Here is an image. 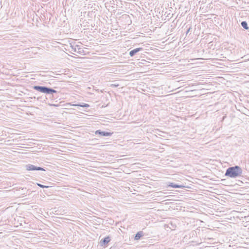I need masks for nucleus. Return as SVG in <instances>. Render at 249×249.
I'll list each match as a JSON object with an SVG mask.
<instances>
[{"mask_svg":"<svg viewBox=\"0 0 249 249\" xmlns=\"http://www.w3.org/2000/svg\"><path fill=\"white\" fill-rule=\"evenodd\" d=\"M142 48H138L135 49H133L129 52V55L131 57L134 56L137 53L142 50Z\"/></svg>","mask_w":249,"mask_h":249,"instance_id":"obj_9","label":"nucleus"},{"mask_svg":"<svg viewBox=\"0 0 249 249\" xmlns=\"http://www.w3.org/2000/svg\"><path fill=\"white\" fill-rule=\"evenodd\" d=\"M110 241V239L109 237L107 236L104 238L103 239L101 240L100 241V243L102 246L106 245L107 244H108Z\"/></svg>","mask_w":249,"mask_h":249,"instance_id":"obj_10","label":"nucleus"},{"mask_svg":"<svg viewBox=\"0 0 249 249\" xmlns=\"http://www.w3.org/2000/svg\"><path fill=\"white\" fill-rule=\"evenodd\" d=\"M72 106H75V107H89V104H85V103H82V104H74V105H73Z\"/></svg>","mask_w":249,"mask_h":249,"instance_id":"obj_14","label":"nucleus"},{"mask_svg":"<svg viewBox=\"0 0 249 249\" xmlns=\"http://www.w3.org/2000/svg\"><path fill=\"white\" fill-rule=\"evenodd\" d=\"M228 64L229 62H228V61L226 60V59L224 60L222 59L219 58V71H225L224 68L221 66H226L228 67Z\"/></svg>","mask_w":249,"mask_h":249,"instance_id":"obj_7","label":"nucleus"},{"mask_svg":"<svg viewBox=\"0 0 249 249\" xmlns=\"http://www.w3.org/2000/svg\"><path fill=\"white\" fill-rule=\"evenodd\" d=\"M225 211H220L219 210V232L222 233H219V244L222 245L223 244H228L229 241L230 240L226 234L224 232H228L229 230L231 228V225L230 222L227 220H224L223 219L230 220L229 217L223 218L222 216L224 215L223 213H224ZM225 215L227 216V213L224 214Z\"/></svg>","mask_w":249,"mask_h":249,"instance_id":"obj_1","label":"nucleus"},{"mask_svg":"<svg viewBox=\"0 0 249 249\" xmlns=\"http://www.w3.org/2000/svg\"><path fill=\"white\" fill-rule=\"evenodd\" d=\"M111 87H117L118 86V85H116V84H111V86H110Z\"/></svg>","mask_w":249,"mask_h":249,"instance_id":"obj_18","label":"nucleus"},{"mask_svg":"<svg viewBox=\"0 0 249 249\" xmlns=\"http://www.w3.org/2000/svg\"><path fill=\"white\" fill-rule=\"evenodd\" d=\"M241 24L242 27L243 28H244L246 30L248 29L249 27L248 26V23L246 21H243L241 22Z\"/></svg>","mask_w":249,"mask_h":249,"instance_id":"obj_15","label":"nucleus"},{"mask_svg":"<svg viewBox=\"0 0 249 249\" xmlns=\"http://www.w3.org/2000/svg\"><path fill=\"white\" fill-rule=\"evenodd\" d=\"M226 82H228L227 80H226L224 78L219 76V85H220V83L222 84L226 85Z\"/></svg>","mask_w":249,"mask_h":249,"instance_id":"obj_13","label":"nucleus"},{"mask_svg":"<svg viewBox=\"0 0 249 249\" xmlns=\"http://www.w3.org/2000/svg\"><path fill=\"white\" fill-rule=\"evenodd\" d=\"M25 167H26V169L27 170H29V171H30V170H32V171H34V170H39L40 171H40H46V170L44 169L43 168H42L41 167L36 166L33 164H30L26 165Z\"/></svg>","mask_w":249,"mask_h":249,"instance_id":"obj_6","label":"nucleus"},{"mask_svg":"<svg viewBox=\"0 0 249 249\" xmlns=\"http://www.w3.org/2000/svg\"><path fill=\"white\" fill-rule=\"evenodd\" d=\"M70 47L71 48V51L74 52H77L79 54H83L84 53V50L78 45H74L70 43Z\"/></svg>","mask_w":249,"mask_h":249,"instance_id":"obj_5","label":"nucleus"},{"mask_svg":"<svg viewBox=\"0 0 249 249\" xmlns=\"http://www.w3.org/2000/svg\"><path fill=\"white\" fill-rule=\"evenodd\" d=\"M231 53V50L225 47L223 48V47L219 48V56H220L221 58H227L228 60V58Z\"/></svg>","mask_w":249,"mask_h":249,"instance_id":"obj_4","label":"nucleus"},{"mask_svg":"<svg viewBox=\"0 0 249 249\" xmlns=\"http://www.w3.org/2000/svg\"><path fill=\"white\" fill-rule=\"evenodd\" d=\"M222 198H224V197L223 196H221L220 194H219V203H221L220 201L221 200V201H223L224 202L226 203V201H224Z\"/></svg>","mask_w":249,"mask_h":249,"instance_id":"obj_16","label":"nucleus"},{"mask_svg":"<svg viewBox=\"0 0 249 249\" xmlns=\"http://www.w3.org/2000/svg\"><path fill=\"white\" fill-rule=\"evenodd\" d=\"M168 186L176 188H181L184 187V186L183 185H178L174 183H170Z\"/></svg>","mask_w":249,"mask_h":249,"instance_id":"obj_11","label":"nucleus"},{"mask_svg":"<svg viewBox=\"0 0 249 249\" xmlns=\"http://www.w3.org/2000/svg\"><path fill=\"white\" fill-rule=\"evenodd\" d=\"M37 186H39L40 187H41L42 188H47L49 187L48 186H45V185H42L40 183H37Z\"/></svg>","mask_w":249,"mask_h":249,"instance_id":"obj_17","label":"nucleus"},{"mask_svg":"<svg viewBox=\"0 0 249 249\" xmlns=\"http://www.w3.org/2000/svg\"><path fill=\"white\" fill-rule=\"evenodd\" d=\"M143 232L142 231H139L138 232L136 235H135V240H139L141 237H142L143 236Z\"/></svg>","mask_w":249,"mask_h":249,"instance_id":"obj_12","label":"nucleus"},{"mask_svg":"<svg viewBox=\"0 0 249 249\" xmlns=\"http://www.w3.org/2000/svg\"><path fill=\"white\" fill-rule=\"evenodd\" d=\"M33 89L41 93L47 94H53V93H57L56 90L51 88L45 86H34L33 87Z\"/></svg>","mask_w":249,"mask_h":249,"instance_id":"obj_3","label":"nucleus"},{"mask_svg":"<svg viewBox=\"0 0 249 249\" xmlns=\"http://www.w3.org/2000/svg\"><path fill=\"white\" fill-rule=\"evenodd\" d=\"M95 134L96 135L99 134L100 135L102 136L107 137L111 136L112 133L109 132L103 131H102L101 130H97L95 131Z\"/></svg>","mask_w":249,"mask_h":249,"instance_id":"obj_8","label":"nucleus"},{"mask_svg":"<svg viewBox=\"0 0 249 249\" xmlns=\"http://www.w3.org/2000/svg\"><path fill=\"white\" fill-rule=\"evenodd\" d=\"M226 244H224L223 245V247H221V248H222V249H227L226 247Z\"/></svg>","mask_w":249,"mask_h":249,"instance_id":"obj_19","label":"nucleus"},{"mask_svg":"<svg viewBox=\"0 0 249 249\" xmlns=\"http://www.w3.org/2000/svg\"><path fill=\"white\" fill-rule=\"evenodd\" d=\"M226 118V115H224V116H223L222 117V121H222V122H223V121H224V119H225Z\"/></svg>","mask_w":249,"mask_h":249,"instance_id":"obj_20","label":"nucleus"},{"mask_svg":"<svg viewBox=\"0 0 249 249\" xmlns=\"http://www.w3.org/2000/svg\"><path fill=\"white\" fill-rule=\"evenodd\" d=\"M190 28H189V29L187 30V33L190 31Z\"/></svg>","mask_w":249,"mask_h":249,"instance_id":"obj_21","label":"nucleus"},{"mask_svg":"<svg viewBox=\"0 0 249 249\" xmlns=\"http://www.w3.org/2000/svg\"><path fill=\"white\" fill-rule=\"evenodd\" d=\"M242 170L241 168L238 166H234L228 168L225 173V176L231 178H236L241 176Z\"/></svg>","mask_w":249,"mask_h":249,"instance_id":"obj_2","label":"nucleus"}]
</instances>
